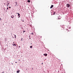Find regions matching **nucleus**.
I'll use <instances>...</instances> for the list:
<instances>
[{"label":"nucleus","instance_id":"obj_1","mask_svg":"<svg viewBox=\"0 0 73 73\" xmlns=\"http://www.w3.org/2000/svg\"><path fill=\"white\" fill-rule=\"evenodd\" d=\"M68 29H67V31H69V29H70V28H71V26H70V25H68Z\"/></svg>","mask_w":73,"mask_h":73},{"label":"nucleus","instance_id":"obj_2","mask_svg":"<svg viewBox=\"0 0 73 73\" xmlns=\"http://www.w3.org/2000/svg\"><path fill=\"white\" fill-rule=\"evenodd\" d=\"M17 13V14H18V16H19L18 18L20 17V14H19V13Z\"/></svg>","mask_w":73,"mask_h":73},{"label":"nucleus","instance_id":"obj_3","mask_svg":"<svg viewBox=\"0 0 73 73\" xmlns=\"http://www.w3.org/2000/svg\"><path fill=\"white\" fill-rule=\"evenodd\" d=\"M66 6L67 7L69 8L70 7V5L69 4H67Z\"/></svg>","mask_w":73,"mask_h":73},{"label":"nucleus","instance_id":"obj_4","mask_svg":"<svg viewBox=\"0 0 73 73\" xmlns=\"http://www.w3.org/2000/svg\"><path fill=\"white\" fill-rule=\"evenodd\" d=\"M53 5H51V6L50 7V9H52V8H53Z\"/></svg>","mask_w":73,"mask_h":73},{"label":"nucleus","instance_id":"obj_5","mask_svg":"<svg viewBox=\"0 0 73 73\" xmlns=\"http://www.w3.org/2000/svg\"><path fill=\"white\" fill-rule=\"evenodd\" d=\"M9 4V3H7V6H8Z\"/></svg>","mask_w":73,"mask_h":73},{"label":"nucleus","instance_id":"obj_6","mask_svg":"<svg viewBox=\"0 0 73 73\" xmlns=\"http://www.w3.org/2000/svg\"><path fill=\"white\" fill-rule=\"evenodd\" d=\"M11 18H12L13 19V17H14V16L12 15L11 16Z\"/></svg>","mask_w":73,"mask_h":73},{"label":"nucleus","instance_id":"obj_7","mask_svg":"<svg viewBox=\"0 0 73 73\" xmlns=\"http://www.w3.org/2000/svg\"><path fill=\"white\" fill-rule=\"evenodd\" d=\"M17 73H19V72H20V70H18V71H17Z\"/></svg>","mask_w":73,"mask_h":73},{"label":"nucleus","instance_id":"obj_8","mask_svg":"<svg viewBox=\"0 0 73 73\" xmlns=\"http://www.w3.org/2000/svg\"><path fill=\"white\" fill-rule=\"evenodd\" d=\"M27 2H28V3H30V2H31V1H30V0H28L27 1Z\"/></svg>","mask_w":73,"mask_h":73},{"label":"nucleus","instance_id":"obj_9","mask_svg":"<svg viewBox=\"0 0 73 73\" xmlns=\"http://www.w3.org/2000/svg\"><path fill=\"white\" fill-rule=\"evenodd\" d=\"M14 36L15 38H16V36L15 35H14Z\"/></svg>","mask_w":73,"mask_h":73},{"label":"nucleus","instance_id":"obj_10","mask_svg":"<svg viewBox=\"0 0 73 73\" xmlns=\"http://www.w3.org/2000/svg\"><path fill=\"white\" fill-rule=\"evenodd\" d=\"M55 13H55V12H54L53 13V15H55Z\"/></svg>","mask_w":73,"mask_h":73},{"label":"nucleus","instance_id":"obj_11","mask_svg":"<svg viewBox=\"0 0 73 73\" xmlns=\"http://www.w3.org/2000/svg\"><path fill=\"white\" fill-rule=\"evenodd\" d=\"M13 46H15H15H16V44H13Z\"/></svg>","mask_w":73,"mask_h":73},{"label":"nucleus","instance_id":"obj_12","mask_svg":"<svg viewBox=\"0 0 73 73\" xmlns=\"http://www.w3.org/2000/svg\"><path fill=\"white\" fill-rule=\"evenodd\" d=\"M31 34L33 35H34V34H33V33H32Z\"/></svg>","mask_w":73,"mask_h":73},{"label":"nucleus","instance_id":"obj_13","mask_svg":"<svg viewBox=\"0 0 73 73\" xmlns=\"http://www.w3.org/2000/svg\"><path fill=\"white\" fill-rule=\"evenodd\" d=\"M30 48H32V46H30Z\"/></svg>","mask_w":73,"mask_h":73},{"label":"nucleus","instance_id":"obj_14","mask_svg":"<svg viewBox=\"0 0 73 73\" xmlns=\"http://www.w3.org/2000/svg\"><path fill=\"white\" fill-rule=\"evenodd\" d=\"M43 55L44 56H46V54H44Z\"/></svg>","mask_w":73,"mask_h":73},{"label":"nucleus","instance_id":"obj_15","mask_svg":"<svg viewBox=\"0 0 73 73\" xmlns=\"http://www.w3.org/2000/svg\"><path fill=\"white\" fill-rule=\"evenodd\" d=\"M21 41H23V38H22L21 39Z\"/></svg>","mask_w":73,"mask_h":73},{"label":"nucleus","instance_id":"obj_16","mask_svg":"<svg viewBox=\"0 0 73 73\" xmlns=\"http://www.w3.org/2000/svg\"><path fill=\"white\" fill-rule=\"evenodd\" d=\"M25 32V31H23V33H24V32Z\"/></svg>","mask_w":73,"mask_h":73},{"label":"nucleus","instance_id":"obj_17","mask_svg":"<svg viewBox=\"0 0 73 73\" xmlns=\"http://www.w3.org/2000/svg\"><path fill=\"white\" fill-rule=\"evenodd\" d=\"M47 55H48V54H46V56H47Z\"/></svg>","mask_w":73,"mask_h":73},{"label":"nucleus","instance_id":"obj_18","mask_svg":"<svg viewBox=\"0 0 73 73\" xmlns=\"http://www.w3.org/2000/svg\"><path fill=\"white\" fill-rule=\"evenodd\" d=\"M61 19V18H59H59H58V19Z\"/></svg>","mask_w":73,"mask_h":73},{"label":"nucleus","instance_id":"obj_19","mask_svg":"<svg viewBox=\"0 0 73 73\" xmlns=\"http://www.w3.org/2000/svg\"><path fill=\"white\" fill-rule=\"evenodd\" d=\"M11 8V7H9V8Z\"/></svg>","mask_w":73,"mask_h":73},{"label":"nucleus","instance_id":"obj_20","mask_svg":"<svg viewBox=\"0 0 73 73\" xmlns=\"http://www.w3.org/2000/svg\"><path fill=\"white\" fill-rule=\"evenodd\" d=\"M7 9H8V8H7Z\"/></svg>","mask_w":73,"mask_h":73},{"label":"nucleus","instance_id":"obj_21","mask_svg":"<svg viewBox=\"0 0 73 73\" xmlns=\"http://www.w3.org/2000/svg\"><path fill=\"white\" fill-rule=\"evenodd\" d=\"M0 20H1V18H0Z\"/></svg>","mask_w":73,"mask_h":73},{"label":"nucleus","instance_id":"obj_22","mask_svg":"<svg viewBox=\"0 0 73 73\" xmlns=\"http://www.w3.org/2000/svg\"><path fill=\"white\" fill-rule=\"evenodd\" d=\"M15 63H17V62H16Z\"/></svg>","mask_w":73,"mask_h":73},{"label":"nucleus","instance_id":"obj_23","mask_svg":"<svg viewBox=\"0 0 73 73\" xmlns=\"http://www.w3.org/2000/svg\"><path fill=\"white\" fill-rule=\"evenodd\" d=\"M4 73V72H2V73Z\"/></svg>","mask_w":73,"mask_h":73},{"label":"nucleus","instance_id":"obj_24","mask_svg":"<svg viewBox=\"0 0 73 73\" xmlns=\"http://www.w3.org/2000/svg\"><path fill=\"white\" fill-rule=\"evenodd\" d=\"M12 65H13V63H12Z\"/></svg>","mask_w":73,"mask_h":73},{"label":"nucleus","instance_id":"obj_25","mask_svg":"<svg viewBox=\"0 0 73 73\" xmlns=\"http://www.w3.org/2000/svg\"><path fill=\"white\" fill-rule=\"evenodd\" d=\"M42 64H43V63H42Z\"/></svg>","mask_w":73,"mask_h":73},{"label":"nucleus","instance_id":"obj_26","mask_svg":"<svg viewBox=\"0 0 73 73\" xmlns=\"http://www.w3.org/2000/svg\"><path fill=\"white\" fill-rule=\"evenodd\" d=\"M32 69H33V68Z\"/></svg>","mask_w":73,"mask_h":73},{"label":"nucleus","instance_id":"obj_27","mask_svg":"<svg viewBox=\"0 0 73 73\" xmlns=\"http://www.w3.org/2000/svg\"><path fill=\"white\" fill-rule=\"evenodd\" d=\"M24 21H23V22H24Z\"/></svg>","mask_w":73,"mask_h":73},{"label":"nucleus","instance_id":"obj_28","mask_svg":"<svg viewBox=\"0 0 73 73\" xmlns=\"http://www.w3.org/2000/svg\"><path fill=\"white\" fill-rule=\"evenodd\" d=\"M19 48H20V46H19Z\"/></svg>","mask_w":73,"mask_h":73},{"label":"nucleus","instance_id":"obj_29","mask_svg":"<svg viewBox=\"0 0 73 73\" xmlns=\"http://www.w3.org/2000/svg\"><path fill=\"white\" fill-rule=\"evenodd\" d=\"M19 60V61H20V60Z\"/></svg>","mask_w":73,"mask_h":73},{"label":"nucleus","instance_id":"obj_30","mask_svg":"<svg viewBox=\"0 0 73 73\" xmlns=\"http://www.w3.org/2000/svg\"><path fill=\"white\" fill-rule=\"evenodd\" d=\"M7 8H8V6H7Z\"/></svg>","mask_w":73,"mask_h":73},{"label":"nucleus","instance_id":"obj_31","mask_svg":"<svg viewBox=\"0 0 73 73\" xmlns=\"http://www.w3.org/2000/svg\"><path fill=\"white\" fill-rule=\"evenodd\" d=\"M22 20V21H23V20Z\"/></svg>","mask_w":73,"mask_h":73},{"label":"nucleus","instance_id":"obj_32","mask_svg":"<svg viewBox=\"0 0 73 73\" xmlns=\"http://www.w3.org/2000/svg\"><path fill=\"white\" fill-rule=\"evenodd\" d=\"M13 44H14V42H13Z\"/></svg>","mask_w":73,"mask_h":73}]
</instances>
